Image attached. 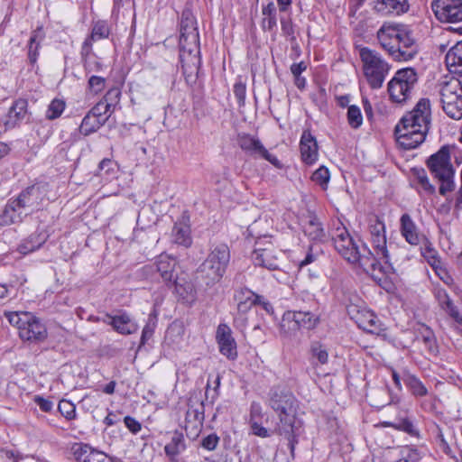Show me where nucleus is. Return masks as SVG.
Listing matches in <instances>:
<instances>
[{"label": "nucleus", "mask_w": 462, "mask_h": 462, "mask_svg": "<svg viewBox=\"0 0 462 462\" xmlns=\"http://www.w3.org/2000/svg\"><path fill=\"white\" fill-rule=\"evenodd\" d=\"M368 234L373 252L365 245L360 248L346 227L340 222L335 225L331 236L337 253L348 263L358 264L365 272L374 271L377 264H380V262H383L391 267L385 225L377 216L369 217Z\"/></svg>", "instance_id": "f257e3e1"}, {"label": "nucleus", "mask_w": 462, "mask_h": 462, "mask_svg": "<svg viewBox=\"0 0 462 462\" xmlns=\"http://www.w3.org/2000/svg\"><path fill=\"white\" fill-rule=\"evenodd\" d=\"M381 48L395 61H409L419 52L412 30L402 23H384L376 32Z\"/></svg>", "instance_id": "f03ea898"}, {"label": "nucleus", "mask_w": 462, "mask_h": 462, "mask_svg": "<svg viewBox=\"0 0 462 462\" xmlns=\"http://www.w3.org/2000/svg\"><path fill=\"white\" fill-rule=\"evenodd\" d=\"M271 408L278 414L279 423L277 431L289 440L291 453L295 448V439L298 430L301 427V421L297 418V401L289 392H274L269 402Z\"/></svg>", "instance_id": "7ed1b4c3"}, {"label": "nucleus", "mask_w": 462, "mask_h": 462, "mask_svg": "<svg viewBox=\"0 0 462 462\" xmlns=\"http://www.w3.org/2000/svg\"><path fill=\"white\" fill-rule=\"evenodd\" d=\"M180 32V60L183 74L191 77L198 73L201 59L198 28L189 14H182Z\"/></svg>", "instance_id": "20e7f679"}, {"label": "nucleus", "mask_w": 462, "mask_h": 462, "mask_svg": "<svg viewBox=\"0 0 462 462\" xmlns=\"http://www.w3.org/2000/svg\"><path fill=\"white\" fill-rule=\"evenodd\" d=\"M8 322L16 327L20 337L24 341L41 342L47 337L45 325L32 313L27 311H5Z\"/></svg>", "instance_id": "39448f33"}, {"label": "nucleus", "mask_w": 462, "mask_h": 462, "mask_svg": "<svg viewBox=\"0 0 462 462\" xmlns=\"http://www.w3.org/2000/svg\"><path fill=\"white\" fill-rule=\"evenodd\" d=\"M364 76L372 88H381L391 66L376 51L366 47L360 50Z\"/></svg>", "instance_id": "423d86ee"}, {"label": "nucleus", "mask_w": 462, "mask_h": 462, "mask_svg": "<svg viewBox=\"0 0 462 462\" xmlns=\"http://www.w3.org/2000/svg\"><path fill=\"white\" fill-rule=\"evenodd\" d=\"M234 298L237 305V311L234 316V326L237 328H246L248 322L246 314L254 305L262 306L267 313L273 312V308L268 300L247 288L236 290Z\"/></svg>", "instance_id": "0eeeda50"}, {"label": "nucleus", "mask_w": 462, "mask_h": 462, "mask_svg": "<svg viewBox=\"0 0 462 462\" xmlns=\"http://www.w3.org/2000/svg\"><path fill=\"white\" fill-rule=\"evenodd\" d=\"M417 82L418 75L414 69L404 68L397 70L388 82L390 99L397 104L405 103L411 97Z\"/></svg>", "instance_id": "6e6552de"}, {"label": "nucleus", "mask_w": 462, "mask_h": 462, "mask_svg": "<svg viewBox=\"0 0 462 462\" xmlns=\"http://www.w3.org/2000/svg\"><path fill=\"white\" fill-rule=\"evenodd\" d=\"M230 261V251L226 245H216L202 263V270L213 281H219L226 273Z\"/></svg>", "instance_id": "1a4fd4ad"}, {"label": "nucleus", "mask_w": 462, "mask_h": 462, "mask_svg": "<svg viewBox=\"0 0 462 462\" xmlns=\"http://www.w3.org/2000/svg\"><path fill=\"white\" fill-rule=\"evenodd\" d=\"M236 143L246 155L254 159H264L277 169L282 168L280 160L275 155L270 153L256 136L241 133L237 134Z\"/></svg>", "instance_id": "9d476101"}, {"label": "nucleus", "mask_w": 462, "mask_h": 462, "mask_svg": "<svg viewBox=\"0 0 462 462\" xmlns=\"http://www.w3.org/2000/svg\"><path fill=\"white\" fill-rule=\"evenodd\" d=\"M427 133L413 124L404 123L402 119L395 126L397 143L405 150L414 149L421 144Z\"/></svg>", "instance_id": "9b49d317"}, {"label": "nucleus", "mask_w": 462, "mask_h": 462, "mask_svg": "<svg viewBox=\"0 0 462 462\" xmlns=\"http://www.w3.org/2000/svg\"><path fill=\"white\" fill-rule=\"evenodd\" d=\"M431 8L436 18L442 23L462 22V0H435Z\"/></svg>", "instance_id": "f8f14e48"}, {"label": "nucleus", "mask_w": 462, "mask_h": 462, "mask_svg": "<svg viewBox=\"0 0 462 462\" xmlns=\"http://www.w3.org/2000/svg\"><path fill=\"white\" fill-rule=\"evenodd\" d=\"M346 310L350 319L363 330L372 334H379L382 330L381 322L373 311L354 304L347 306Z\"/></svg>", "instance_id": "ddd939ff"}, {"label": "nucleus", "mask_w": 462, "mask_h": 462, "mask_svg": "<svg viewBox=\"0 0 462 462\" xmlns=\"http://www.w3.org/2000/svg\"><path fill=\"white\" fill-rule=\"evenodd\" d=\"M430 101L429 98H420L412 111L406 114L402 119L406 124H413L423 131L428 132L430 124Z\"/></svg>", "instance_id": "4468645a"}, {"label": "nucleus", "mask_w": 462, "mask_h": 462, "mask_svg": "<svg viewBox=\"0 0 462 462\" xmlns=\"http://www.w3.org/2000/svg\"><path fill=\"white\" fill-rule=\"evenodd\" d=\"M427 165L435 178L448 177L455 173L450 162L449 151L447 147H442L439 152L432 154L428 159Z\"/></svg>", "instance_id": "2eb2a0df"}, {"label": "nucleus", "mask_w": 462, "mask_h": 462, "mask_svg": "<svg viewBox=\"0 0 462 462\" xmlns=\"http://www.w3.org/2000/svg\"><path fill=\"white\" fill-rule=\"evenodd\" d=\"M219 352L230 360L237 357V346L232 330L226 324H219L216 333Z\"/></svg>", "instance_id": "dca6fc26"}, {"label": "nucleus", "mask_w": 462, "mask_h": 462, "mask_svg": "<svg viewBox=\"0 0 462 462\" xmlns=\"http://www.w3.org/2000/svg\"><path fill=\"white\" fill-rule=\"evenodd\" d=\"M70 452L77 462H112L106 453L82 442L72 444Z\"/></svg>", "instance_id": "f3484780"}, {"label": "nucleus", "mask_w": 462, "mask_h": 462, "mask_svg": "<svg viewBox=\"0 0 462 462\" xmlns=\"http://www.w3.org/2000/svg\"><path fill=\"white\" fill-rule=\"evenodd\" d=\"M27 113V100L19 98L13 103L12 106L8 110V113L2 118V122L5 128H14L25 119Z\"/></svg>", "instance_id": "a211bd4d"}, {"label": "nucleus", "mask_w": 462, "mask_h": 462, "mask_svg": "<svg viewBox=\"0 0 462 462\" xmlns=\"http://www.w3.org/2000/svg\"><path fill=\"white\" fill-rule=\"evenodd\" d=\"M300 149L301 159L304 163L311 165L318 160V144L316 138L311 134L310 131H303L300 141Z\"/></svg>", "instance_id": "6ab92c4d"}, {"label": "nucleus", "mask_w": 462, "mask_h": 462, "mask_svg": "<svg viewBox=\"0 0 462 462\" xmlns=\"http://www.w3.org/2000/svg\"><path fill=\"white\" fill-rule=\"evenodd\" d=\"M111 29L109 23L104 20L93 22L90 35L85 40L82 45V54H88L92 50L93 42L107 39Z\"/></svg>", "instance_id": "aec40b11"}, {"label": "nucleus", "mask_w": 462, "mask_h": 462, "mask_svg": "<svg viewBox=\"0 0 462 462\" xmlns=\"http://www.w3.org/2000/svg\"><path fill=\"white\" fill-rule=\"evenodd\" d=\"M103 321L112 326L116 332L122 335H131L135 333L138 329V326L130 319L126 313H122L116 316L106 314Z\"/></svg>", "instance_id": "412c9836"}, {"label": "nucleus", "mask_w": 462, "mask_h": 462, "mask_svg": "<svg viewBox=\"0 0 462 462\" xmlns=\"http://www.w3.org/2000/svg\"><path fill=\"white\" fill-rule=\"evenodd\" d=\"M177 263L176 258L166 254H162L157 257L153 265L156 267L157 272L164 282H176L175 269Z\"/></svg>", "instance_id": "4be33fe9"}, {"label": "nucleus", "mask_w": 462, "mask_h": 462, "mask_svg": "<svg viewBox=\"0 0 462 462\" xmlns=\"http://www.w3.org/2000/svg\"><path fill=\"white\" fill-rule=\"evenodd\" d=\"M439 95L441 104L457 100L462 97V85L456 78L447 79L439 83Z\"/></svg>", "instance_id": "5701e85b"}, {"label": "nucleus", "mask_w": 462, "mask_h": 462, "mask_svg": "<svg viewBox=\"0 0 462 462\" xmlns=\"http://www.w3.org/2000/svg\"><path fill=\"white\" fill-rule=\"evenodd\" d=\"M408 0H374V10L382 14H402L409 10Z\"/></svg>", "instance_id": "b1692460"}, {"label": "nucleus", "mask_w": 462, "mask_h": 462, "mask_svg": "<svg viewBox=\"0 0 462 462\" xmlns=\"http://www.w3.org/2000/svg\"><path fill=\"white\" fill-rule=\"evenodd\" d=\"M16 200L23 208H29L31 211H33L40 208L42 201V193L39 187L33 185L23 190Z\"/></svg>", "instance_id": "393cba45"}, {"label": "nucleus", "mask_w": 462, "mask_h": 462, "mask_svg": "<svg viewBox=\"0 0 462 462\" xmlns=\"http://www.w3.org/2000/svg\"><path fill=\"white\" fill-rule=\"evenodd\" d=\"M434 295L443 310H445L455 321L462 325V316L454 305L447 291L440 287H436Z\"/></svg>", "instance_id": "a878e982"}, {"label": "nucleus", "mask_w": 462, "mask_h": 462, "mask_svg": "<svg viewBox=\"0 0 462 462\" xmlns=\"http://www.w3.org/2000/svg\"><path fill=\"white\" fill-rule=\"evenodd\" d=\"M252 258L254 263L257 266L268 270H277L279 268V261L273 249H256L254 251Z\"/></svg>", "instance_id": "bb28decb"}, {"label": "nucleus", "mask_w": 462, "mask_h": 462, "mask_svg": "<svg viewBox=\"0 0 462 462\" xmlns=\"http://www.w3.org/2000/svg\"><path fill=\"white\" fill-rule=\"evenodd\" d=\"M401 222V234L411 245L420 244V236L417 231V226L409 214H403L400 219Z\"/></svg>", "instance_id": "cd10ccee"}, {"label": "nucleus", "mask_w": 462, "mask_h": 462, "mask_svg": "<svg viewBox=\"0 0 462 462\" xmlns=\"http://www.w3.org/2000/svg\"><path fill=\"white\" fill-rule=\"evenodd\" d=\"M445 62L451 73L462 75V41L449 49Z\"/></svg>", "instance_id": "c85d7f7f"}, {"label": "nucleus", "mask_w": 462, "mask_h": 462, "mask_svg": "<svg viewBox=\"0 0 462 462\" xmlns=\"http://www.w3.org/2000/svg\"><path fill=\"white\" fill-rule=\"evenodd\" d=\"M402 380L412 396L420 398L428 395L429 391L427 387L415 374L405 370L403 371Z\"/></svg>", "instance_id": "c756f323"}, {"label": "nucleus", "mask_w": 462, "mask_h": 462, "mask_svg": "<svg viewBox=\"0 0 462 462\" xmlns=\"http://www.w3.org/2000/svg\"><path fill=\"white\" fill-rule=\"evenodd\" d=\"M23 208L17 203V200L10 201L3 214L0 216L1 225H11L22 221Z\"/></svg>", "instance_id": "7c9ffc66"}, {"label": "nucleus", "mask_w": 462, "mask_h": 462, "mask_svg": "<svg viewBox=\"0 0 462 462\" xmlns=\"http://www.w3.org/2000/svg\"><path fill=\"white\" fill-rule=\"evenodd\" d=\"M186 448L184 436L181 432L174 431L171 438V441L166 444L164 451L166 455L171 458L174 459Z\"/></svg>", "instance_id": "2f4dec72"}, {"label": "nucleus", "mask_w": 462, "mask_h": 462, "mask_svg": "<svg viewBox=\"0 0 462 462\" xmlns=\"http://www.w3.org/2000/svg\"><path fill=\"white\" fill-rule=\"evenodd\" d=\"M413 175L416 189L420 194L431 195L435 193V187L430 182L424 169H414Z\"/></svg>", "instance_id": "473e14b6"}, {"label": "nucleus", "mask_w": 462, "mask_h": 462, "mask_svg": "<svg viewBox=\"0 0 462 462\" xmlns=\"http://www.w3.org/2000/svg\"><path fill=\"white\" fill-rule=\"evenodd\" d=\"M296 317L295 310H288L282 315L280 327L284 336L290 337L300 328Z\"/></svg>", "instance_id": "72a5a7b5"}, {"label": "nucleus", "mask_w": 462, "mask_h": 462, "mask_svg": "<svg viewBox=\"0 0 462 462\" xmlns=\"http://www.w3.org/2000/svg\"><path fill=\"white\" fill-rule=\"evenodd\" d=\"M173 242L186 247L191 245L189 227L182 224H175L172 228Z\"/></svg>", "instance_id": "f704fd0d"}, {"label": "nucleus", "mask_w": 462, "mask_h": 462, "mask_svg": "<svg viewBox=\"0 0 462 462\" xmlns=\"http://www.w3.org/2000/svg\"><path fill=\"white\" fill-rule=\"evenodd\" d=\"M117 164L110 159H104L100 162L97 175L104 178L106 180H111L116 178L117 173Z\"/></svg>", "instance_id": "c9c22d12"}, {"label": "nucleus", "mask_w": 462, "mask_h": 462, "mask_svg": "<svg viewBox=\"0 0 462 462\" xmlns=\"http://www.w3.org/2000/svg\"><path fill=\"white\" fill-rule=\"evenodd\" d=\"M44 236L40 234H33L19 245L18 251L23 254H27L39 249L44 244Z\"/></svg>", "instance_id": "e433bc0d"}, {"label": "nucleus", "mask_w": 462, "mask_h": 462, "mask_svg": "<svg viewBox=\"0 0 462 462\" xmlns=\"http://www.w3.org/2000/svg\"><path fill=\"white\" fill-rule=\"evenodd\" d=\"M42 37L43 35L41 29L33 31L30 37L28 44V58L32 64H34L37 61L39 55L38 50Z\"/></svg>", "instance_id": "4c0bfd02"}, {"label": "nucleus", "mask_w": 462, "mask_h": 462, "mask_svg": "<svg viewBox=\"0 0 462 462\" xmlns=\"http://www.w3.org/2000/svg\"><path fill=\"white\" fill-rule=\"evenodd\" d=\"M295 316L300 328L311 329L319 322V316L310 311L295 310Z\"/></svg>", "instance_id": "58836bf2"}, {"label": "nucleus", "mask_w": 462, "mask_h": 462, "mask_svg": "<svg viewBox=\"0 0 462 462\" xmlns=\"http://www.w3.org/2000/svg\"><path fill=\"white\" fill-rule=\"evenodd\" d=\"M103 125H105L103 119L99 120L90 113H88L80 125V132L84 135H88L97 131Z\"/></svg>", "instance_id": "ea45409f"}, {"label": "nucleus", "mask_w": 462, "mask_h": 462, "mask_svg": "<svg viewBox=\"0 0 462 462\" xmlns=\"http://www.w3.org/2000/svg\"><path fill=\"white\" fill-rule=\"evenodd\" d=\"M310 354H311L312 359L314 360L312 363L315 365H326L328 362V350L319 342H313L311 344Z\"/></svg>", "instance_id": "a19ab883"}, {"label": "nucleus", "mask_w": 462, "mask_h": 462, "mask_svg": "<svg viewBox=\"0 0 462 462\" xmlns=\"http://www.w3.org/2000/svg\"><path fill=\"white\" fill-rule=\"evenodd\" d=\"M66 103L62 99L54 98L48 106L45 113V116L49 120H54L59 118L64 112Z\"/></svg>", "instance_id": "79ce46f5"}, {"label": "nucleus", "mask_w": 462, "mask_h": 462, "mask_svg": "<svg viewBox=\"0 0 462 462\" xmlns=\"http://www.w3.org/2000/svg\"><path fill=\"white\" fill-rule=\"evenodd\" d=\"M442 108L450 118L460 119L462 117V97L443 103Z\"/></svg>", "instance_id": "37998d69"}, {"label": "nucleus", "mask_w": 462, "mask_h": 462, "mask_svg": "<svg viewBox=\"0 0 462 462\" xmlns=\"http://www.w3.org/2000/svg\"><path fill=\"white\" fill-rule=\"evenodd\" d=\"M305 233L312 240H317V241H321L326 236L325 231H324L321 224L316 218L310 220L308 226H306Z\"/></svg>", "instance_id": "c03bdc74"}, {"label": "nucleus", "mask_w": 462, "mask_h": 462, "mask_svg": "<svg viewBox=\"0 0 462 462\" xmlns=\"http://www.w3.org/2000/svg\"><path fill=\"white\" fill-rule=\"evenodd\" d=\"M347 123L353 129H358L363 124V116L359 106L351 105L346 113Z\"/></svg>", "instance_id": "a18cd8bd"}, {"label": "nucleus", "mask_w": 462, "mask_h": 462, "mask_svg": "<svg viewBox=\"0 0 462 462\" xmlns=\"http://www.w3.org/2000/svg\"><path fill=\"white\" fill-rule=\"evenodd\" d=\"M311 180L315 183L319 184L322 189H326L330 180V174L328 168L325 166L319 167L313 172Z\"/></svg>", "instance_id": "49530a36"}, {"label": "nucleus", "mask_w": 462, "mask_h": 462, "mask_svg": "<svg viewBox=\"0 0 462 462\" xmlns=\"http://www.w3.org/2000/svg\"><path fill=\"white\" fill-rule=\"evenodd\" d=\"M121 97V91L118 88H112L101 99L103 103L109 107L111 110L115 111V107L119 104Z\"/></svg>", "instance_id": "de8ad7c7"}, {"label": "nucleus", "mask_w": 462, "mask_h": 462, "mask_svg": "<svg viewBox=\"0 0 462 462\" xmlns=\"http://www.w3.org/2000/svg\"><path fill=\"white\" fill-rule=\"evenodd\" d=\"M97 119L104 120V124L107 121L110 116L114 113L109 107H106L105 103L101 100L88 112Z\"/></svg>", "instance_id": "09e8293b"}, {"label": "nucleus", "mask_w": 462, "mask_h": 462, "mask_svg": "<svg viewBox=\"0 0 462 462\" xmlns=\"http://www.w3.org/2000/svg\"><path fill=\"white\" fill-rule=\"evenodd\" d=\"M418 338L423 342V344L425 345V347L429 351L433 352L436 350L435 337L430 328L423 327L422 331L420 332V337H418Z\"/></svg>", "instance_id": "8fccbe9b"}, {"label": "nucleus", "mask_w": 462, "mask_h": 462, "mask_svg": "<svg viewBox=\"0 0 462 462\" xmlns=\"http://www.w3.org/2000/svg\"><path fill=\"white\" fill-rule=\"evenodd\" d=\"M59 411L67 420H73L76 417V407L75 405L67 400H62L58 405Z\"/></svg>", "instance_id": "3c124183"}, {"label": "nucleus", "mask_w": 462, "mask_h": 462, "mask_svg": "<svg viewBox=\"0 0 462 462\" xmlns=\"http://www.w3.org/2000/svg\"><path fill=\"white\" fill-rule=\"evenodd\" d=\"M400 457L394 462H418L419 461V454L415 449H412L409 447H403L400 450L399 454Z\"/></svg>", "instance_id": "603ef678"}, {"label": "nucleus", "mask_w": 462, "mask_h": 462, "mask_svg": "<svg viewBox=\"0 0 462 462\" xmlns=\"http://www.w3.org/2000/svg\"><path fill=\"white\" fill-rule=\"evenodd\" d=\"M89 90L94 94H98L106 87V79L98 76H91L88 82Z\"/></svg>", "instance_id": "864d4df0"}, {"label": "nucleus", "mask_w": 462, "mask_h": 462, "mask_svg": "<svg viewBox=\"0 0 462 462\" xmlns=\"http://www.w3.org/2000/svg\"><path fill=\"white\" fill-rule=\"evenodd\" d=\"M191 418L194 420L196 427H200L204 420V411L201 406L200 409L189 408L187 411L186 420L188 423L191 421Z\"/></svg>", "instance_id": "5fc2aeb1"}, {"label": "nucleus", "mask_w": 462, "mask_h": 462, "mask_svg": "<svg viewBox=\"0 0 462 462\" xmlns=\"http://www.w3.org/2000/svg\"><path fill=\"white\" fill-rule=\"evenodd\" d=\"M176 291L186 301L193 300L194 299V288L190 283H186L185 285L176 283Z\"/></svg>", "instance_id": "6e6d98bb"}, {"label": "nucleus", "mask_w": 462, "mask_h": 462, "mask_svg": "<svg viewBox=\"0 0 462 462\" xmlns=\"http://www.w3.org/2000/svg\"><path fill=\"white\" fill-rule=\"evenodd\" d=\"M437 179L441 182V185L439 187V193L442 196H445L447 193L454 189V175H448V177H439Z\"/></svg>", "instance_id": "4d7b16f0"}, {"label": "nucleus", "mask_w": 462, "mask_h": 462, "mask_svg": "<svg viewBox=\"0 0 462 462\" xmlns=\"http://www.w3.org/2000/svg\"><path fill=\"white\" fill-rule=\"evenodd\" d=\"M280 22L283 35L289 37L291 41L295 40L294 26L291 19L282 17Z\"/></svg>", "instance_id": "13d9d810"}, {"label": "nucleus", "mask_w": 462, "mask_h": 462, "mask_svg": "<svg viewBox=\"0 0 462 462\" xmlns=\"http://www.w3.org/2000/svg\"><path fill=\"white\" fill-rule=\"evenodd\" d=\"M234 95L239 105H244L246 96V86L242 80H238L234 85Z\"/></svg>", "instance_id": "bf43d9fd"}, {"label": "nucleus", "mask_w": 462, "mask_h": 462, "mask_svg": "<svg viewBox=\"0 0 462 462\" xmlns=\"http://www.w3.org/2000/svg\"><path fill=\"white\" fill-rule=\"evenodd\" d=\"M263 416V408L259 402H253L250 405L249 422L261 421Z\"/></svg>", "instance_id": "052dcab7"}, {"label": "nucleus", "mask_w": 462, "mask_h": 462, "mask_svg": "<svg viewBox=\"0 0 462 462\" xmlns=\"http://www.w3.org/2000/svg\"><path fill=\"white\" fill-rule=\"evenodd\" d=\"M249 425L252 434L260 438H268L271 436L269 430L261 425V421L249 422Z\"/></svg>", "instance_id": "680f3d73"}, {"label": "nucleus", "mask_w": 462, "mask_h": 462, "mask_svg": "<svg viewBox=\"0 0 462 462\" xmlns=\"http://www.w3.org/2000/svg\"><path fill=\"white\" fill-rule=\"evenodd\" d=\"M395 428L398 429V430H401L402 431H405V432L409 433L411 436H417L418 435V430H416L415 426L413 425V423L411 420H409L407 419L402 420L395 426Z\"/></svg>", "instance_id": "e2e57ef3"}, {"label": "nucleus", "mask_w": 462, "mask_h": 462, "mask_svg": "<svg viewBox=\"0 0 462 462\" xmlns=\"http://www.w3.org/2000/svg\"><path fill=\"white\" fill-rule=\"evenodd\" d=\"M33 401L44 412H49L53 408V403L51 401L45 399L40 395H35Z\"/></svg>", "instance_id": "0e129e2a"}, {"label": "nucleus", "mask_w": 462, "mask_h": 462, "mask_svg": "<svg viewBox=\"0 0 462 462\" xmlns=\"http://www.w3.org/2000/svg\"><path fill=\"white\" fill-rule=\"evenodd\" d=\"M126 428L134 434L138 433L142 430L141 423L131 416H126L124 419Z\"/></svg>", "instance_id": "69168bd1"}, {"label": "nucleus", "mask_w": 462, "mask_h": 462, "mask_svg": "<svg viewBox=\"0 0 462 462\" xmlns=\"http://www.w3.org/2000/svg\"><path fill=\"white\" fill-rule=\"evenodd\" d=\"M218 439L216 434H210L203 439L201 445L208 450H214L217 446Z\"/></svg>", "instance_id": "338daca9"}, {"label": "nucleus", "mask_w": 462, "mask_h": 462, "mask_svg": "<svg viewBox=\"0 0 462 462\" xmlns=\"http://www.w3.org/2000/svg\"><path fill=\"white\" fill-rule=\"evenodd\" d=\"M422 255L428 262V263H431L432 260L439 258L438 253L430 246L427 245L422 251Z\"/></svg>", "instance_id": "774afa93"}]
</instances>
